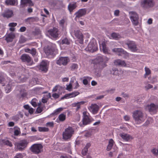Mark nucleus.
I'll return each instance as SVG.
<instances>
[{"label":"nucleus","instance_id":"nucleus-1","mask_svg":"<svg viewBox=\"0 0 158 158\" xmlns=\"http://www.w3.org/2000/svg\"><path fill=\"white\" fill-rule=\"evenodd\" d=\"M109 60V59L102 55L98 56L93 61V63L98 66L99 68L102 69L107 66L106 63Z\"/></svg>","mask_w":158,"mask_h":158},{"label":"nucleus","instance_id":"nucleus-2","mask_svg":"<svg viewBox=\"0 0 158 158\" xmlns=\"http://www.w3.org/2000/svg\"><path fill=\"white\" fill-rule=\"evenodd\" d=\"M132 116L135 122L138 124L144 122L145 119L143 113L140 110H136L134 111Z\"/></svg>","mask_w":158,"mask_h":158},{"label":"nucleus","instance_id":"nucleus-3","mask_svg":"<svg viewBox=\"0 0 158 158\" xmlns=\"http://www.w3.org/2000/svg\"><path fill=\"white\" fill-rule=\"evenodd\" d=\"M29 143V140L26 139L20 140L19 143H17L15 145L16 147L15 151H23L27 147Z\"/></svg>","mask_w":158,"mask_h":158},{"label":"nucleus","instance_id":"nucleus-4","mask_svg":"<svg viewBox=\"0 0 158 158\" xmlns=\"http://www.w3.org/2000/svg\"><path fill=\"white\" fill-rule=\"evenodd\" d=\"M74 129L70 127H68L65 129L63 133V137L64 139H70L74 134Z\"/></svg>","mask_w":158,"mask_h":158},{"label":"nucleus","instance_id":"nucleus-5","mask_svg":"<svg viewBox=\"0 0 158 158\" xmlns=\"http://www.w3.org/2000/svg\"><path fill=\"white\" fill-rule=\"evenodd\" d=\"M154 0H142L140 2L141 6L144 9H148L155 5Z\"/></svg>","mask_w":158,"mask_h":158},{"label":"nucleus","instance_id":"nucleus-6","mask_svg":"<svg viewBox=\"0 0 158 158\" xmlns=\"http://www.w3.org/2000/svg\"><path fill=\"white\" fill-rule=\"evenodd\" d=\"M20 59L22 62L26 63L27 65L31 66L34 64L32 58L27 54H23L21 56Z\"/></svg>","mask_w":158,"mask_h":158},{"label":"nucleus","instance_id":"nucleus-7","mask_svg":"<svg viewBox=\"0 0 158 158\" xmlns=\"http://www.w3.org/2000/svg\"><path fill=\"white\" fill-rule=\"evenodd\" d=\"M112 51L117 53L118 56H123L125 58H128L129 53L122 48H114L112 49Z\"/></svg>","mask_w":158,"mask_h":158},{"label":"nucleus","instance_id":"nucleus-8","mask_svg":"<svg viewBox=\"0 0 158 158\" xmlns=\"http://www.w3.org/2000/svg\"><path fill=\"white\" fill-rule=\"evenodd\" d=\"M43 146L40 144H35L32 145L31 148V151L35 154H38L41 152Z\"/></svg>","mask_w":158,"mask_h":158},{"label":"nucleus","instance_id":"nucleus-9","mask_svg":"<svg viewBox=\"0 0 158 158\" xmlns=\"http://www.w3.org/2000/svg\"><path fill=\"white\" fill-rule=\"evenodd\" d=\"M72 35L73 37L75 36L76 38L78 39L80 44H82L83 41V36L82 33L79 29L75 30L72 32Z\"/></svg>","mask_w":158,"mask_h":158},{"label":"nucleus","instance_id":"nucleus-10","mask_svg":"<svg viewBox=\"0 0 158 158\" xmlns=\"http://www.w3.org/2000/svg\"><path fill=\"white\" fill-rule=\"evenodd\" d=\"M126 44L127 45L128 48L133 52H136L138 50L135 43L132 41H128Z\"/></svg>","mask_w":158,"mask_h":158},{"label":"nucleus","instance_id":"nucleus-11","mask_svg":"<svg viewBox=\"0 0 158 158\" xmlns=\"http://www.w3.org/2000/svg\"><path fill=\"white\" fill-rule=\"evenodd\" d=\"M86 50L90 52H94L98 50L97 44L95 43L90 42L86 48Z\"/></svg>","mask_w":158,"mask_h":158},{"label":"nucleus","instance_id":"nucleus-12","mask_svg":"<svg viewBox=\"0 0 158 158\" xmlns=\"http://www.w3.org/2000/svg\"><path fill=\"white\" fill-rule=\"evenodd\" d=\"M146 109L148 110L151 114H154L156 113L157 111L158 107L157 106L152 103L150 105H147Z\"/></svg>","mask_w":158,"mask_h":158},{"label":"nucleus","instance_id":"nucleus-13","mask_svg":"<svg viewBox=\"0 0 158 158\" xmlns=\"http://www.w3.org/2000/svg\"><path fill=\"white\" fill-rule=\"evenodd\" d=\"M69 61V59L68 57H60L57 60L56 64L59 65H66Z\"/></svg>","mask_w":158,"mask_h":158},{"label":"nucleus","instance_id":"nucleus-14","mask_svg":"<svg viewBox=\"0 0 158 158\" xmlns=\"http://www.w3.org/2000/svg\"><path fill=\"white\" fill-rule=\"evenodd\" d=\"M83 123L84 125H86L89 124L91 122L92 120L89 116V113L86 112L84 111L83 112Z\"/></svg>","mask_w":158,"mask_h":158},{"label":"nucleus","instance_id":"nucleus-15","mask_svg":"<svg viewBox=\"0 0 158 158\" xmlns=\"http://www.w3.org/2000/svg\"><path fill=\"white\" fill-rule=\"evenodd\" d=\"M49 63L47 60H43L40 64L39 69L42 71L46 72L48 70Z\"/></svg>","mask_w":158,"mask_h":158},{"label":"nucleus","instance_id":"nucleus-16","mask_svg":"<svg viewBox=\"0 0 158 158\" xmlns=\"http://www.w3.org/2000/svg\"><path fill=\"white\" fill-rule=\"evenodd\" d=\"M131 15L130 17V19L135 26H137L138 23L139 17L138 15L135 12H131Z\"/></svg>","mask_w":158,"mask_h":158},{"label":"nucleus","instance_id":"nucleus-17","mask_svg":"<svg viewBox=\"0 0 158 158\" xmlns=\"http://www.w3.org/2000/svg\"><path fill=\"white\" fill-rule=\"evenodd\" d=\"M48 33L53 38H56L59 36V30L56 28H53L48 31Z\"/></svg>","mask_w":158,"mask_h":158},{"label":"nucleus","instance_id":"nucleus-18","mask_svg":"<svg viewBox=\"0 0 158 158\" xmlns=\"http://www.w3.org/2000/svg\"><path fill=\"white\" fill-rule=\"evenodd\" d=\"M56 50L52 47H48L44 50L45 53L48 56L55 55V53L56 52Z\"/></svg>","mask_w":158,"mask_h":158},{"label":"nucleus","instance_id":"nucleus-19","mask_svg":"<svg viewBox=\"0 0 158 158\" xmlns=\"http://www.w3.org/2000/svg\"><path fill=\"white\" fill-rule=\"evenodd\" d=\"M86 13V10L85 9H80L75 13L76 17L75 19L77 20V19L85 15Z\"/></svg>","mask_w":158,"mask_h":158},{"label":"nucleus","instance_id":"nucleus-20","mask_svg":"<svg viewBox=\"0 0 158 158\" xmlns=\"http://www.w3.org/2000/svg\"><path fill=\"white\" fill-rule=\"evenodd\" d=\"M28 4L29 6H33V3L31 0H21L20 6V8H24Z\"/></svg>","mask_w":158,"mask_h":158},{"label":"nucleus","instance_id":"nucleus-21","mask_svg":"<svg viewBox=\"0 0 158 158\" xmlns=\"http://www.w3.org/2000/svg\"><path fill=\"white\" fill-rule=\"evenodd\" d=\"M80 94L78 91H75L72 93L65 94L64 96L62 98V99L69 98H74Z\"/></svg>","mask_w":158,"mask_h":158},{"label":"nucleus","instance_id":"nucleus-22","mask_svg":"<svg viewBox=\"0 0 158 158\" xmlns=\"http://www.w3.org/2000/svg\"><path fill=\"white\" fill-rule=\"evenodd\" d=\"M88 108L91 112L95 114L97 113L99 109V107L96 104H92Z\"/></svg>","mask_w":158,"mask_h":158},{"label":"nucleus","instance_id":"nucleus-23","mask_svg":"<svg viewBox=\"0 0 158 158\" xmlns=\"http://www.w3.org/2000/svg\"><path fill=\"white\" fill-rule=\"evenodd\" d=\"M99 45L100 50H102L104 53L108 54L109 53V50L106 47L105 42H102L101 44L99 42Z\"/></svg>","mask_w":158,"mask_h":158},{"label":"nucleus","instance_id":"nucleus-24","mask_svg":"<svg viewBox=\"0 0 158 158\" xmlns=\"http://www.w3.org/2000/svg\"><path fill=\"white\" fill-rule=\"evenodd\" d=\"M119 135L123 140L126 141H129L133 139L132 136L128 134L123 133H120Z\"/></svg>","mask_w":158,"mask_h":158},{"label":"nucleus","instance_id":"nucleus-25","mask_svg":"<svg viewBox=\"0 0 158 158\" xmlns=\"http://www.w3.org/2000/svg\"><path fill=\"white\" fill-rule=\"evenodd\" d=\"M13 15V13L12 11L9 10H7L2 14V16L6 18H9L11 17Z\"/></svg>","mask_w":158,"mask_h":158},{"label":"nucleus","instance_id":"nucleus-26","mask_svg":"<svg viewBox=\"0 0 158 158\" xmlns=\"http://www.w3.org/2000/svg\"><path fill=\"white\" fill-rule=\"evenodd\" d=\"M114 63L115 65L125 67L126 64L124 60H121L120 59L115 60Z\"/></svg>","mask_w":158,"mask_h":158},{"label":"nucleus","instance_id":"nucleus-27","mask_svg":"<svg viewBox=\"0 0 158 158\" xmlns=\"http://www.w3.org/2000/svg\"><path fill=\"white\" fill-rule=\"evenodd\" d=\"M6 76L4 74L0 73V84L2 86H4L6 83Z\"/></svg>","mask_w":158,"mask_h":158},{"label":"nucleus","instance_id":"nucleus-28","mask_svg":"<svg viewBox=\"0 0 158 158\" xmlns=\"http://www.w3.org/2000/svg\"><path fill=\"white\" fill-rule=\"evenodd\" d=\"M13 86L14 85H13L12 81H10L6 87L5 91L6 93H8L10 92Z\"/></svg>","mask_w":158,"mask_h":158},{"label":"nucleus","instance_id":"nucleus-29","mask_svg":"<svg viewBox=\"0 0 158 158\" xmlns=\"http://www.w3.org/2000/svg\"><path fill=\"white\" fill-rule=\"evenodd\" d=\"M77 7V3L76 2L70 3L68 6V9L70 12L75 9Z\"/></svg>","mask_w":158,"mask_h":158},{"label":"nucleus","instance_id":"nucleus-30","mask_svg":"<svg viewBox=\"0 0 158 158\" xmlns=\"http://www.w3.org/2000/svg\"><path fill=\"white\" fill-rule=\"evenodd\" d=\"M114 143V142L112 139H110L109 141L108 144L106 148L107 151H109L111 150Z\"/></svg>","mask_w":158,"mask_h":158},{"label":"nucleus","instance_id":"nucleus-31","mask_svg":"<svg viewBox=\"0 0 158 158\" xmlns=\"http://www.w3.org/2000/svg\"><path fill=\"white\" fill-rule=\"evenodd\" d=\"M2 144L4 145H6L10 147H11L13 146L11 142L8 140L2 139Z\"/></svg>","mask_w":158,"mask_h":158},{"label":"nucleus","instance_id":"nucleus-32","mask_svg":"<svg viewBox=\"0 0 158 158\" xmlns=\"http://www.w3.org/2000/svg\"><path fill=\"white\" fill-rule=\"evenodd\" d=\"M144 69L145 73L143 77L145 78H146L148 76L151 74V72L150 69L147 67H145Z\"/></svg>","mask_w":158,"mask_h":158},{"label":"nucleus","instance_id":"nucleus-33","mask_svg":"<svg viewBox=\"0 0 158 158\" xmlns=\"http://www.w3.org/2000/svg\"><path fill=\"white\" fill-rule=\"evenodd\" d=\"M111 36L113 39L115 40H118L121 38V36L120 35L115 32L111 34Z\"/></svg>","mask_w":158,"mask_h":158},{"label":"nucleus","instance_id":"nucleus-34","mask_svg":"<svg viewBox=\"0 0 158 158\" xmlns=\"http://www.w3.org/2000/svg\"><path fill=\"white\" fill-rule=\"evenodd\" d=\"M14 135L15 136H18L20 133V128L17 126H15L14 128Z\"/></svg>","mask_w":158,"mask_h":158},{"label":"nucleus","instance_id":"nucleus-35","mask_svg":"<svg viewBox=\"0 0 158 158\" xmlns=\"http://www.w3.org/2000/svg\"><path fill=\"white\" fill-rule=\"evenodd\" d=\"M151 152L152 154L156 157H158V148H155L151 150Z\"/></svg>","mask_w":158,"mask_h":158},{"label":"nucleus","instance_id":"nucleus-36","mask_svg":"<svg viewBox=\"0 0 158 158\" xmlns=\"http://www.w3.org/2000/svg\"><path fill=\"white\" fill-rule=\"evenodd\" d=\"M85 103L84 101H81L74 103L75 106L77 107V110H78L80 108L81 105Z\"/></svg>","mask_w":158,"mask_h":158},{"label":"nucleus","instance_id":"nucleus-37","mask_svg":"<svg viewBox=\"0 0 158 158\" xmlns=\"http://www.w3.org/2000/svg\"><path fill=\"white\" fill-rule=\"evenodd\" d=\"M5 2L7 5H14L15 3V0H6Z\"/></svg>","mask_w":158,"mask_h":158},{"label":"nucleus","instance_id":"nucleus-38","mask_svg":"<svg viewBox=\"0 0 158 158\" xmlns=\"http://www.w3.org/2000/svg\"><path fill=\"white\" fill-rule=\"evenodd\" d=\"M78 67V65L76 63H73L70 67V69L71 70L73 71L77 69Z\"/></svg>","mask_w":158,"mask_h":158},{"label":"nucleus","instance_id":"nucleus-39","mask_svg":"<svg viewBox=\"0 0 158 158\" xmlns=\"http://www.w3.org/2000/svg\"><path fill=\"white\" fill-rule=\"evenodd\" d=\"M58 118L60 121H64L66 119V115L63 114H61L59 116Z\"/></svg>","mask_w":158,"mask_h":158},{"label":"nucleus","instance_id":"nucleus-40","mask_svg":"<svg viewBox=\"0 0 158 158\" xmlns=\"http://www.w3.org/2000/svg\"><path fill=\"white\" fill-rule=\"evenodd\" d=\"M62 44H66L69 45L70 44V42L69 40L66 38H65L63 39L61 42Z\"/></svg>","mask_w":158,"mask_h":158},{"label":"nucleus","instance_id":"nucleus-41","mask_svg":"<svg viewBox=\"0 0 158 158\" xmlns=\"http://www.w3.org/2000/svg\"><path fill=\"white\" fill-rule=\"evenodd\" d=\"M38 130L40 132H47L48 131L49 129L46 127H39Z\"/></svg>","mask_w":158,"mask_h":158},{"label":"nucleus","instance_id":"nucleus-42","mask_svg":"<svg viewBox=\"0 0 158 158\" xmlns=\"http://www.w3.org/2000/svg\"><path fill=\"white\" fill-rule=\"evenodd\" d=\"M20 93L21 96L23 98L26 97L27 95V93H26V90L24 89L21 90Z\"/></svg>","mask_w":158,"mask_h":158},{"label":"nucleus","instance_id":"nucleus-43","mask_svg":"<svg viewBox=\"0 0 158 158\" xmlns=\"http://www.w3.org/2000/svg\"><path fill=\"white\" fill-rule=\"evenodd\" d=\"M118 71L117 69L116 68H113L112 71H111V73L114 75H117L118 73Z\"/></svg>","mask_w":158,"mask_h":158},{"label":"nucleus","instance_id":"nucleus-44","mask_svg":"<svg viewBox=\"0 0 158 158\" xmlns=\"http://www.w3.org/2000/svg\"><path fill=\"white\" fill-rule=\"evenodd\" d=\"M37 100L35 98L33 99L32 100L31 102V105L34 107H36L37 106V103L36 101Z\"/></svg>","mask_w":158,"mask_h":158},{"label":"nucleus","instance_id":"nucleus-45","mask_svg":"<svg viewBox=\"0 0 158 158\" xmlns=\"http://www.w3.org/2000/svg\"><path fill=\"white\" fill-rule=\"evenodd\" d=\"M23 156L22 153H19L16 154L14 158H23Z\"/></svg>","mask_w":158,"mask_h":158},{"label":"nucleus","instance_id":"nucleus-46","mask_svg":"<svg viewBox=\"0 0 158 158\" xmlns=\"http://www.w3.org/2000/svg\"><path fill=\"white\" fill-rule=\"evenodd\" d=\"M66 21L64 19H62L60 21L59 23L60 25L63 27L64 26V24L66 23Z\"/></svg>","mask_w":158,"mask_h":158},{"label":"nucleus","instance_id":"nucleus-47","mask_svg":"<svg viewBox=\"0 0 158 158\" xmlns=\"http://www.w3.org/2000/svg\"><path fill=\"white\" fill-rule=\"evenodd\" d=\"M36 50L35 48H33L31 49L30 53H31L33 56L36 55Z\"/></svg>","mask_w":158,"mask_h":158},{"label":"nucleus","instance_id":"nucleus-48","mask_svg":"<svg viewBox=\"0 0 158 158\" xmlns=\"http://www.w3.org/2000/svg\"><path fill=\"white\" fill-rule=\"evenodd\" d=\"M72 85L71 83H69V85H67L66 89L69 91H72Z\"/></svg>","mask_w":158,"mask_h":158},{"label":"nucleus","instance_id":"nucleus-49","mask_svg":"<svg viewBox=\"0 0 158 158\" xmlns=\"http://www.w3.org/2000/svg\"><path fill=\"white\" fill-rule=\"evenodd\" d=\"M88 149L86 148H84L82 151V154L83 156H85L86 155V153L87 152Z\"/></svg>","mask_w":158,"mask_h":158},{"label":"nucleus","instance_id":"nucleus-50","mask_svg":"<svg viewBox=\"0 0 158 158\" xmlns=\"http://www.w3.org/2000/svg\"><path fill=\"white\" fill-rule=\"evenodd\" d=\"M63 110V108L61 107L55 110L54 114H58L59 113H60L61 111H62Z\"/></svg>","mask_w":158,"mask_h":158},{"label":"nucleus","instance_id":"nucleus-51","mask_svg":"<svg viewBox=\"0 0 158 158\" xmlns=\"http://www.w3.org/2000/svg\"><path fill=\"white\" fill-rule=\"evenodd\" d=\"M5 40L7 42H10L12 41V39L10 35H8Z\"/></svg>","mask_w":158,"mask_h":158},{"label":"nucleus","instance_id":"nucleus-52","mask_svg":"<svg viewBox=\"0 0 158 158\" xmlns=\"http://www.w3.org/2000/svg\"><path fill=\"white\" fill-rule=\"evenodd\" d=\"M17 25V23H9L8 26L10 27H14L16 26Z\"/></svg>","mask_w":158,"mask_h":158},{"label":"nucleus","instance_id":"nucleus-53","mask_svg":"<svg viewBox=\"0 0 158 158\" xmlns=\"http://www.w3.org/2000/svg\"><path fill=\"white\" fill-rule=\"evenodd\" d=\"M52 96L55 99L58 98L59 97V95L57 93L53 94Z\"/></svg>","mask_w":158,"mask_h":158},{"label":"nucleus","instance_id":"nucleus-54","mask_svg":"<svg viewBox=\"0 0 158 158\" xmlns=\"http://www.w3.org/2000/svg\"><path fill=\"white\" fill-rule=\"evenodd\" d=\"M92 135V134L91 132H87L86 133H85V134L84 135V136L85 137H89L91 136Z\"/></svg>","mask_w":158,"mask_h":158},{"label":"nucleus","instance_id":"nucleus-55","mask_svg":"<svg viewBox=\"0 0 158 158\" xmlns=\"http://www.w3.org/2000/svg\"><path fill=\"white\" fill-rule=\"evenodd\" d=\"M46 126L51 127H52L54 126L53 122H48L46 123Z\"/></svg>","mask_w":158,"mask_h":158},{"label":"nucleus","instance_id":"nucleus-56","mask_svg":"<svg viewBox=\"0 0 158 158\" xmlns=\"http://www.w3.org/2000/svg\"><path fill=\"white\" fill-rule=\"evenodd\" d=\"M26 29V28L25 27H21L19 29V31L21 32H23L25 31Z\"/></svg>","mask_w":158,"mask_h":158},{"label":"nucleus","instance_id":"nucleus-57","mask_svg":"<svg viewBox=\"0 0 158 158\" xmlns=\"http://www.w3.org/2000/svg\"><path fill=\"white\" fill-rule=\"evenodd\" d=\"M153 87L152 85L148 84L145 86V88L147 89H149Z\"/></svg>","mask_w":158,"mask_h":158},{"label":"nucleus","instance_id":"nucleus-58","mask_svg":"<svg viewBox=\"0 0 158 158\" xmlns=\"http://www.w3.org/2000/svg\"><path fill=\"white\" fill-rule=\"evenodd\" d=\"M36 111L37 113H40L42 112V109L40 107H38L36 109Z\"/></svg>","mask_w":158,"mask_h":158},{"label":"nucleus","instance_id":"nucleus-59","mask_svg":"<svg viewBox=\"0 0 158 158\" xmlns=\"http://www.w3.org/2000/svg\"><path fill=\"white\" fill-rule=\"evenodd\" d=\"M15 123L13 122H10L8 123V126L9 127H13L14 126Z\"/></svg>","mask_w":158,"mask_h":158},{"label":"nucleus","instance_id":"nucleus-60","mask_svg":"<svg viewBox=\"0 0 158 158\" xmlns=\"http://www.w3.org/2000/svg\"><path fill=\"white\" fill-rule=\"evenodd\" d=\"M119 11L118 10H116L114 12V15L115 16H118L119 15Z\"/></svg>","mask_w":158,"mask_h":158},{"label":"nucleus","instance_id":"nucleus-61","mask_svg":"<svg viewBox=\"0 0 158 158\" xmlns=\"http://www.w3.org/2000/svg\"><path fill=\"white\" fill-rule=\"evenodd\" d=\"M91 145V143H86L85 148L88 149L90 147Z\"/></svg>","mask_w":158,"mask_h":158},{"label":"nucleus","instance_id":"nucleus-62","mask_svg":"<svg viewBox=\"0 0 158 158\" xmlns=\"http://www.w3.org/2000/svg\"><path fill=\"white\" fill-rule=\"evenodd\" d=\"M124 118L125 120L126 121H128L130 119V117L128 115H125L124 117Z\"/></svg>","mask_w":158,"mask_h":158},{"label":"nucleus","instance_id":"nucleus-63","mask_svg":"<svg viewBox=\"0 0 158 158\" xmlns=\"http://www.w3.org/2000/svg\"><path fill=\"white\" fill-rule=\"evenodd\" d=\"M75 86L74 88V89H76L79 86V85L77 81H76L75 83Z\"/></svg>","mask_w":158,"mask_h":158},{"label":"nucleus","instance_id":"nucleus-64","mask_svg":"<svg viewBox=\"0 0 158 158\" xmlns=\"http://www.w3.org/2000/svg\"><path fill=\"white\" fill-rule=\"evenodd\" d=\"M28 110L29 113L30 114H33L34 112V110L32 108H30Z\"/></svg>","mask_w":158,"mask_h":158}]
</instances>
